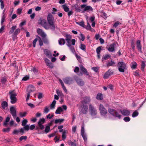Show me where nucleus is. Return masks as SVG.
I'll return each instance as SVG.
<instances>
[{
    "label": "nucleus",
    "mask_w": 146,
    "mask_h": 146,
    "mask_svg": "<svg viewBox=\"0 0 146 146\" xmlns=\"http://www.w3.org/2000/svg\"><path fill=\"white\" fill-rule=\"evenodd\" d=\"M9 94L10 96L11 102L12 104L15 103L17 101V99L16 98L17 94L14 92V90L10 91Z\"/></svg>",
    "instance_id": "obj_1"
},
{
    "label": "nucleus",
    "mask_w": 146,
    "mask_h": 146,
    "mask_svg": "<svg viewBox=\"0 0 146 146\" xmlns=\"http://www.w3.org/2000/svg\"><path fill=\"white\" fill-rule=\"evenodd\" d=\"M45 121V120L44 118H40L39 120L38 123V127H36L35 128V129L38 131L39 133H41L39 132V129L41 130H43L44 129V126L43 124L44 123Z\"/></svg>",
    "instance_id": "obj_2"
},
{
    "label": "nucleus",
    "mask_w": 146,
    "mask_h": 146,
    "mask_svg": "<svg viewBox=\"0 0 146 146\" xmlns=\"http://www.w3.org/2000/svg\"><path fill=\"white\" fill-rule=\"evenodd\" d=\"M108 112L114 117H117L120 119L121 115L119 114L116 110L111 108H109L108 109Z\"/></svg>",
    "instance_id": "obj_3"
},
{
    "label": "nucleus",
    "mask_w": 146,
    "mask_h": 146,
    "mask_svg": "<svg viewBox=\"0 0 146 146\" xmlns=\"http://www.w3.org/2000/svg\"><path fill=\"white\" fill-rule=\"evenodd\" d=\"M38 23L41 25L46 29L48 30L50 29L49 26L45 19H40L38 20Z\"/></svg>",
    "instance_id": "obj_4"
},
{
    "label": "nucleus",
    "mask_w": 146,
    "mask_h": 146,
    "mask_svg": "<svg viewBox=\"0 0 146 146\" xmlns=\"http://www.w3.org/2000/svg\"><path fill=\"white\" fill-rule=\"evenodd\" d=\"M117 67L119 71L122 72H125L126 65L125 63L122 62H119L117 64Z\"/></svg>",
    "instance_id": "obj_5"
},
{
    "label": "nucleus",
    "mask_w": 146,
    "mask_h": 146,
    "mask_svg": "<svg viewBox=\"0 0 146 146\" xmlns=\"http://www.w3.org/2000/svg\"><path fill=\"white\" fill-rule=\"evenodd\" d=\"M81 9H84L83 12L84 13L87 11L89 13H90L93 11V9L90 6H87L86 5H81Z\"/></svg>",
    "instance_id": "obj_6"
},
{
    "label": "nucleus",
    "mask_w": 146,
    "mask_h": 146,
    "mask_svg": "<svg viewBox=\"0 0 146 146\" xmlns=\"http://www.w3.org/2000/svg\"><path fill=\"white\" fill-rule=\"evenodd\" d=\"M99 110L101 115L102 116H105L108 113L107 110L102 104L100 105Z\"/></svg>",
    "instance_id": "obj_7"
},
{
    "label": "nucleus",
    "mask_w": 146,
    "mask_h": 146,
    "mask_svg": "<svg viewBox=\"0 0 146 146\" xmlns=\"http://www.w3.org/2000/svg\"><path fill=\"white\" fill-rule=\"evenodd\" d=\"M90 112L92 116H95L97 114L96 110L92 104H90L89 106Z\"/></svg>",
    "instance_id": "obj_8"
},
{
    "label": "nucleus",
    "mask_w": 146,
    "mask_h": 146,
    "mask_svg": "<svg viewBox=\"0 0 146 146\" xmlns=\"http://www.w3.org/2000/svg\"><path fill=\"white\" fill-rule=\"evenodd\" d=\"M47 20L49 24L54 23V19L53 15L51 14H48L47 17Z\"/></svg>",
    "instance_id": "obj_9"
},
{
    "label": "nucleus",
    "mask_w": 146,
    "mask_h": 146,
    "mask_svg": "<svg viewBox=\"0 0 146 146\" xmlns=\"http://www.w3.org/2000/svg\"><path fill=\"white\" fill-rule=\"evenodd\" d=\"M64 82L66 84H70L73 83V80L71 78L67 77L63 79Z\"/></svg>",
    "instance_id": "obj_10"
},
{
    "label": "nucleus",
    "mask_w": 146,
    "mask_h": 146,
    "mask_svg": "<svg viewBox=\"0 0 146 146\" xmlns=\"http://www.w3.org/2000/svg\"><path fill=\"white\" fill-rule=\"evenodd\" d=\"M11 113L14 118L16 117V110L15 108L12 106L10 108Z\"/></svg>",
    "instance_id": "obj_11"
},
{
    "label": "nucleus",
    "mask_w": 146,
    "mask_h": 146,
    "mask_svg": "<svg viewBox=\"0 0 146 146\" xmlns=\"http://www.w3.org/2000/svg\"><path fill=\"white\" fill-rule=\"evenodd\" d=\"M116 46L115 43L110 44L107 48V49L110 52H113L115 51V47Z\"/></svg>",
    "instance_id": "obj_12"
},
{
    "label": "nucleus",
    "mask_w": 146,
    "mask_h": 146,
    "mask_svg": "<svg viewBox=\"0 0 146 146\" xmlns=\"http://www.w3.org/2000/svg\"><path fill=\"white\" fill-rule=\"evenodd\" d=\"M113 74V72L110 69H109L106 72L104 75L103 78L104 79L108 78L111 74Z\"/></svg>",
    "instance_id": "obj_13"
},
{
    "label": "nucleus",
    "mask_w": 146,
    "mask_h": 146,
    "mask_svg": "<svg viewBox=\"0 0 146 146\" xmlns=\"http://www.w3.org/2000/svg\"><path fill=\"white\" fill-rule=\"evenodd\" d=\"M66 41V44L68 46H70L72 45H74L75 44L76 40L74 39H73L72 40H70Z\"/></svg>",
    "instance_id": "obj_14"
},
{
    "label": "nucleus",
    "mask_w": 146,
    "mask_h": 146,
    "mask_svg": "<svg viewBox=\"0 0 146 146\" xmlns=\"http://www.w3.org/2000/svg\"><path fill=\"white\" fill-rule=\"evenodd\" d=\"M46 64L47 66H49V68H52L53 67V65L52 63H51L50 61L47 58H45L44 59Z\"/></svg>",
    "instance_id": "obj_15"
},
{
    "label": "nucleus",
    "mask_w": 146,
    "mask_h": 146,
    "mask_svg": "<svg viewBox=\"0 0 146 146\" xmlns=\"http://www.w3.org/2000/svg\"><path fill=\"white\" fill-rule=\"evenodd\" d=\"M120 111L122 114L124 116H128L130 114V111L128 110H120Z\"/></svg>",
    "instance_id": "obj_16"
},
{
    "label": "nucleus",
    "mask_w": 146,
    "mask_h": 146,
    "mask_svg": "<svg viewBox=\"0 0 146 146\" xmlns=\"http://www.w3.org/2000/svg\"><path fill=\"white\" fill-rule=\"evenodd\" d=\"M37 32L38 34L43 38L45 37L46 36V34L42 31V29L38 28L37 30Z\"/></svg>",
    "instance_id": "obj_17"
},
{
    "label": "nucleus",
    "mask_w": 146,
    "mask_h": 146,
    "mask_svg": "<svg viewBox=\"0 0 146 146\" xmlns=\"http://www.w3.org/2000/svg\"><path fill=\"white\" fill-rule=\"evenodd\" d=\"M82 107L81 111L82 113L84 114H86L88 109V106L87 105H83Z\"/></svg>",
    "instance_id": "obj_18"
},
{
    "label": "nucleus",
    "mask_w": 146,
    "mask_h": 146,
    "mask_svg": "<svg viewBox=\"0 0 146 146\" xmlns=\"http://www.w3.org/2000/svg\"><path fill=\"white\" fill-rule=\"evenodd\" d=\"M44 54L49 58H51L52 56V54L47 49H45L44 50Z\"/></svg>",
    "instance_id": "obj_19"
},
{
    "label": "nucleus",
    "mask_w": 146,
    "mask_h": 146,
    "mask_svg": "<svg viewBox=\"0 0 146 146\" xmlns=\"http://www.w3.org/2000/svg\"><path fill=\"white\" fill-rule=\"evenodd\" d=\"M80 67L81 71L84 73L86 74L87 75H88L89 74L87 72L86 69L82 65L80 66Z\"/></svg>",
    "instance_id": "obj_20"
},
{
    "label": "nucleus",
    "mask_w": 146,
    "mask_h": 146,
    "mask_svg": "<svg viewBox=\"0 0 146 146\" xmlns=\"http://www.w3.org/2000/svg\"><path fill=\"white\" fill-rule=\"evenodd\" d=\"M27 91L28 93H29L33 92L35 91V87L33 85H30L28 87Z\"/></svg>",
    "instance_id": "obj_21"
},
{
    "label": "nucleus",
    "mask_w": 146,
    "mask_h": 146,
    "mask_svg": "<svg viewBox=\"0 0 146 146\" xmlns=\"http://www.w3.org/2000/svg\"><path fill=\"white\" fill-rule=\"evenodd\" d=\"M137 47L138 50L141 52H142L141 46V45L140 41L139 40H137Z\"/></svg>",
    "instance_id": "obj_22"
},
{
    "label": "nucleus",
    "mask_w": 146,
    "mask_h": 146,
    "mask_svg": "<svg viewBox=\"0 0 146 146\" xmlns=\"http://www.w3.org/2000/svg\"><path fill=\"white\" fill-rule=\"evenodd\" d=\"M90 99L89 97H86L84 98L83 100L82 101V103L84 104H86L90 102Z\"/></svg>",
    "instance_id": "obj_23"
},
{
    "label": "nucleus",
    "mask_w": 146,
    "mask_h": 146,
    "mask_svg": "<svg viewBox=\"0 0 146 146\" xmlns=\"http://www.w3.org/2000/svg\"><path fill=\"white\" fill-rule=\"evenodd\" d=\"M76 81L77 84L80 86H83L84 84V82L80 79L77 78L76 80Z\"/></svg>",
    "instance_id": "obj_24"
},
{
    "label": "nucleus",
    "mask_w": 146,
    "mask_h": 146,
    "mask_svg": "<svg viewBox=\"0 0 146 146\" xmlns=\"http://www.w3.org/2000/svg\"><path fill=\"white\" fill-rule=\"evenodd\" d=\"M50 29L53 31H54L57 28V25L54 24V23L49 24Z\"/></svg>",
    "instance_id": "obj_25"
},
{
    "label": "nucleus",
    "mask_w": 146,
    "mask_h": 146,
    "mask_svg": "<svg viewBox=\"0 0 146 146\" xmlns=\"http://www.w3.org/2000/svg\"><path fill=\"white\" fill-rule=\"evenodd\" d=\"M115 64V63L114 61L111 60L106 63V66L107 67H109L110 66H113Z\"/></svg>",
    "instance_id": "obj_26"
},
{
    "label": "nucleus",
    "mask_w": 146,
    "mask_h": 146,
    "mask_svg": "<svg viewBox=\"0 0 146 146\" xmlns=\"http://www.w3.org/2000/svg\"><path fill=\"white\" fill-rule=\"evenodd\" d=\"M65 43V40L64 38H61L58 40V43L60 45H64Z\"/></svg>",
    "instance_id": "obj_27"
},
{
    "label": "nucleus",
    "mask_w": 146,
    "mask_h": 146,
    "mask_svg": "<svg viewBox=\"0 0 146 146\" xmlns=\"http://www.w3.org/2000/svg\"><path fill=\"white\" fill-rule=\"evenodd\" d=\"M59 81L62 87L63 88V90L65 91V92H67V90L65 87V86L63 82L61 79H59Z\"/></svg>",
    "instance_id": "obj_28"
},
{
    "label": "nucleus",
    "mask_w": 146,
    "mask_h": 146,
    "mask_svg": "<svg viewBox=\"0 0 146 146\" xmlns=\"http://www.w3.org/2000/svg\"><path fill=\"white\" fill-rule=\"evenodd\" d=\"M63 111V109L61 107H58L56 111V113L57 114H60Z\"/></svg>",
    "instance_id": "obj_29"
},
{
    "label": "nucleus",
    "mask_w": 146,
    "mask_h": 146,
    "mask_svg": "<svg viewBox=\"0 0 146 146\" xmlns=\"http://www.w3.org/2000/svg\"><path fill=\"white\" fill-rule=\"evenodd\" d=\"M64 119H56L55 120L54 123L56 124L58 123L61 124L64 121Z\"/></svg>",
    "instance_id": "obj_30"
},
{
    "label": "nucleus",
    "mask_w": 146,
    "mask_h": 146,
    "mask_svg": "<svg viewBox=\"0 0 146 146\" xmlns=\"http://www.w3.org/2000/svg\"><path fill=\"white\" fill-rule=\"evenodd\" d=\"M8 105L7 102L5 101L3 102L1 104V106L3 108L5 109L8 106Z\"/></svg>",
    "instance_id": "obj_31"
},
{
    "label": "nucleus",
    "mask_w": 146,
    "mask_h": 146,
    "mask_svg": "<svg viewBox=\"0 0 146 146\" xmlns=\"http://www.w3.org/2000/svg\"><path fill=\"white\" fill-rule=\"evenodd\" d=\"M56 101L55 100H54L52 104L50 105V107L51 109H54L55 107Z\"/></svg>",
    "instance_id": "obj_32"
},
{
    "label": "nucleus",
    "mask_w": 146,
    "mask_h": 146,
    "mask_svg": "<svg viewBox=\"0 0 146 146\" xmlns=\"http://www.w3.org/2000/svg\"><path fill=\"white\" fill-rule=\"evenodd\" d=\"M146 62L145 61H142L141 62V69L142 71H143L144 70V68L145 67L146 64H145Z\"/></svg>",
    "instance_id": "obj_33"
},
{
    "label": "nucleus",
    "mask_w": 146,
    "mask_h": 146,
    "mask_svg": "<svg viewBox=\"0 0 146 146\" xmlns=\"http://www.w3.org/2000/svg\"><path fill=\"white\" fill-rule=\"evenodd\" d=\"M96 98L99 100H101L103 99V96L101 94H97Z\"/></svg>",
    "instance_id": "obj_34"
},
{
    "label": "nucleus",
    "mask_w": 146,
    "mask_h": 146,
    "mask_svg": "<svg viewBox=\"0 0 146 146\" xmlns=\"http://www.w3.org/2000/svg\"><path fill=\"white\" fill-rule=\"evenodd\" d=\"M65 37H66L65 40H71L72 38V36L69 34H66Z\"/></svg>",
    "instance_id": "obj_35"
},
{
    "label": "nucleus",
    "mask_w": 146,
    "mask_h": 146,
    "mask_svg": "<svg viewBox=\"0 0 146 146\" xmlns=\"http://www.w3.org/2000/svg\"><path fill=\"white\" fill-rule=\"evenodd\" d=\"M49 107L46 106L44 108V113H47L49 111Z\"/></svg>",
    "instance_id": "obj_36"
},
{
    "label": "nucleus",
    "mask_w": 146,
    "mask_h": 146,
    "mask_svg": "<svg viewBox=\"0 0 146 146\" xmlns=\"http://www.w3.org/2000/svg\"><path fill=\"white\" fill-rule=\"evenodd\" d=\"M111 56L110 54H106L104 55L102 59V60H106L110 58Z\"/></svg>",
    "instance_id": "obj_37"
},
{
    "label": "nucleus",
    "mask_w": 146,
    "mask_h": 146,
    "mask_svg": "<svg viewBox=\"0 0 146 146\" xmlns=\"http://www.w3.org/2000/svg\"><path fill=\"white\" fill-rule=\"evenodd\" d=\"M62 7L64 11L66 12H67L69 11V8L66 5H62Z\"/></svg>",
    "instance_id": "obj_38"
},
{
    "label": "nucleus",
    "mask_w": 146,
    "mask_h": 146,
    "mask_svg": "<svg viewBox=\"0 0 146 146\" xmlns=\"http://www.w3.org/2000/svg\"><path fill=\"white\" fill-rule=\"evenodd\" d=\"M67 133L66 131H64L62 133V137L63 140L65 139L66 138V134Z\"/></svg>",
    "instance_id": "obj_39"
},
{
    "label": "nucleus",
    "mask_w": 146,
    "mask_h": 146,
    "mask_svg": "<svg viewBox=\"0 0 146 146\" xmlns=\"http://www.w3.org/2000/svg\"><path fill=\"white\" fill-rule=\"evenodd\" d=\"M138 112L137 110H136L132 114V117H136L138 115Z\"/></svg>",
    "instance_id": "obj_40"
},
{
    "label": "nucleus",
    "mask_w": 146,
    "mask_h": 146,
    "mask_svg": "<svg viewBox=\"0 0 146 146\" xmlns=\"http://www.w3.org/2000/svg\"><path fill=\"white\" fill-rule=\"evenodd\" d=\"M4 10L3 11V15L2 17V18L1 19V24H2L3 23L5 19V16L4 15Z\"/></svg>",
    "instance_id": "obj_41"
},
{
    "label": "nucleus",
    "mask_w": 146,
    "mask_h": 146,
    "mask_svg": "<svg viewBox=\"0 0 146 146\" xmlns=\"http://www.w3.org/2000/svg\"><path fill=\"white\" fill-rule=\"evenodd\" d=\"M86 29L87 30H88L91 31H92V30L93 29L91 27L90 25L89 24V23L88 22V21L87 25L86 27Z\"/></svg>",
    "instance_id": "obj_42"
},
{
    "label": "nucleus",
    "mask_w": 146,
    "mask_h": 146,
    "mask_svg": "<svg viewBox=\"0 0 146 146\" xmlns=\"http://www.w3.org/2000/svg\"><path fill=\"white\" fill-rule=\"evenodd\" d=\"M50 130V127L49 126L47 125L44 131L46 133L49 132Z\"/></svg>",
    "instance_id": "obj_43"
},
{
    "label": "nucleus",
    "mask_w": 146,
    "mask_h": 146,
    "mask_svg": "<svg viewBox=\"0 0 146 146\" xmlns=\"http://www.w3.org/2000/svg\"><path fill=\"white\" fill-rule=\"evenodd\" d=\"M27 114V113L26 112L23 113L20 112L19 113V115L20 117H23L25 116Z\"/></svg>",
    "instance_id": "obj_44"
},
{
    "label": "nucleus",
    "mask_w": 146,
    "mask_h": 146,
    "mask_svg": "<svg viewBox=\"0 0 146 146\" xmlns=\"http://www.w3.org/2000/svg\"><path fill=\"white\" fill-rule=\"evenodd\" d=\"M17 27L16 26H13L11 28V30L9 32L10 34H12L13 32L15 29H16Z\"/></svg>",
    "instance_id": "obj_45"
},
{
    "label": "nucleus",
    "mask_w": 146,
    "mask_h": 146,
    "mask_svg": "<svg viewBox=\"0 0 146 146\" xmlns=\"http://www.w3.org/2000/svg\"><path fill=\"white\" fill-rule=\"evenodd\" d=\"M121 24V23H120L119 21H117L115 22L113 25V27H114L116 28L119 25Z\"/></svg>",
    "instance_id": "obj_46"
},
{
    "label": "nucleus",
    "mask_w": 146,
    "mask_h": 146,
    "mask_svg": "<svg viewBox=\"0 0 146 146\" xmlns=\"http://www.w3.org/2000/svg\"><path fill=\"white\" fill-rule=\"evenodd\" d=\"M28 121L26 119H24L22 121V125L23 126H25L27 123Z\"/></svg>",
    "instance_id": "obj_47"
},
{
    "label": "nucleus",
    "mask_w": 146,
    "mask_h": 146,
    "mask_svg": "<svg viewBox=\"0 0 146 146\" xmlns=\"http://www.w3.org/2000/svg\"><path fill=\"white\" fill-rule=\"evenodd\" d=\"M31 71L33 72L34 73L36 74L38 72V70L35 67H34L32 69H31Z\"/></svg>",
    "instance_id": "obj_48"
},
{
    "label": "nucleus",
    "mask_w": 146,
    "mask_h": 146,
    "mask_svg": "<svg viewBox=\"0 0 146 146\" xmlns=\"http://www.w3.org/2000/svg\"><path fill=\"white\" fill-rule=\"evenodd\" d=\"M130 119L129 117H126L123 118L124 121L126 122H129L130 121Z\"/></svg>",
    "instance_id": "obj_49"
},
{
    "label": "nucleus",
    "mask_w": 146,
    "mask_h": 146,
    "mask_svg": "<svg viewBox=\"0 0 146 146\" xmlns=\"http://www.w3.org/2000/svg\"><path fill=\"white\" fill-rule=\"evenodd\" d=\"M20 133L19 130H15L13 132V134L14 135H18Z\"/></svg>",
    "instance_id": "obj_50"
},
{
    "label": "nucleus",
    "mask_w": 146,
    "mask_h": 146,
    "mask_svg": "<svg viewBox=\"0 0 146 146\" xmlns=\"http://www.w3.org/2000/svg\"><path fill=\"white\" fill-rule=\"evenodd\" d=\"M80 48L81 49L85 51L86 50V46L84 44H81Z\"/></svg>",
    "instance_id": "obj_51"
},
{
    "label": "nucleus",
    "mask_w": 146,
    "mask_h": 146,
    "mask_svg": "<svg viewBox=\"0 0 146 146\" xmlns=\"http://www.w3.org/2000/svg\"><path fill=\"white\" fill-rule=\"evenodd\" d=\"M20 31V30L19 29H17L15 30L14 33V35H17L18 33H19Z\"/></svg>",
    "instance_id": "obj_52"
},
{
    "label": "nucleus",
    "mask_w": 146,
    "mask_h": 146,
    "mask_svg": "<svg viewBox=\"0 0 146 146\" xmlns=\"http://www.w3.org/2000/svg\"><path fill=\"white\" fill-rule=\"evenodd\" d=\"M38 37L39 38V39L38 40L39 44L40 46H42L43 45V42L41 38L39 36H38Z\"/></svg>",
    "instance_id": "obj_53"
},
{
    "label": "nucleus",
    "mask_w": 146,
    "mask_h": 146,
    "mask_svg": "<svg viewBox=\"0 0 146 146\" xmlns=\"http://www.w3.org/2000/svg\"><path fill=\"white\" fill-rule=\"evenodd\" d=\"M27 138V137L25 136H22L20 138V140L21 141L22 140L24 139L26 140Z\"/></svg>",
    "instance_id": "obj_54"
},
{
    "label": "nucleus",
    "mask_w": 146,
    "mask_h": 146,
    "mask_svg": "<svg viewBox=\"0 0 146 146\" xmlns=\"http://www.w3.org/2000/svg\"><path fill=\"white\" fill-rule=\"evenodd\" d=\"M7 78L5 77H3L1 79V82L2 84H5L6 81H7Z\"/></svg>",
    "instance_id": "obj_55"
},
{
    "label": "nucleus",
    "mask_w": 146,
    "mask_h": 146,
    "mask_svg": "<svg viewBox=\"0 0 146 146\" xmlns=\"http://www.w3.org/2000/svg\"><path fill=\"white\" fill-rule=\"evenodd\" d=\"M84 128V125H82L81 127V134H85Z\"/></svg>",
    "instance_id": "obj_56"
},
{
    "label": "nucleus",
    "mask_w": 146,
    "mask_h": 146,
    "mask_svg": "<svg viewBox=\"0 0 146 146\" xmlns=\"http://www.w3.org/2000/svg\"><path fill=\"white\" fill-rule=\"evenodd\" d=\"M43 94L42 93H39L38 96V98L39 99L42 98L43 97Z\"/></svg>",
    "instance_id": "obj_57"
},
{
    "label": "nucleus",
    "mask_w": 146,
    "mask_h": 146,
    "mask_svg": "<svg viewBox=\"0 0 146 146\" xmlns=\"http://www.w3.org/2000/svg\"><path fill=\"white\" fill-rule=\"evenodd\" d=\"M101 47H98L96 49V51L97 53H100V52L101 51Z\"/></svg>",
    "instance_id": "obj_58"
},
{
    "label": "nucleus",
    "mask_w": 146,
    "mask_h": 146,
    "mask_svg": "<svg viewBox=\"0 0 146 146\" xmlns=\"http://www.w3.org/2000/svg\"><path fill=\"white\" fill-rule=\"evenodd\" d=\"M0 2L1 3V8L2 9H3L4 7V5L3 1H2V0H0Z\"/></svg>",
    "instance_id": "obj_59"
},
{
    "label": "nucleus",
    "mask_w": 146,
    "mask_h": 146,
    "mask_svg": "<svg viewBox=\"0 0 146 146\" xmlns=\"http://www.w3.org/2000/svg\"><path fill=\"white\" fill-rule=\"evenodd\" d=\"M24 126V129L25 130H26V131H28L30 127L29 125H25V126Z\"/></svg>",
    "instance_id": "obj_60"
},
{
    "label": "nucleus",
    "mask_w": 146,
    "mask_h": 146,
    "mask_svg": "<svg viewBox=\"0 0 146 146\" xmlns=\"http://www.w3.org/2000/svg\"><path fill=\"white\" fill-rule=\"evenodd\" d=\"M81 135L82 136L84 141H86L87 140V138L86 135V134H81Z\"/></svg>",
    "instance_id": "obj_61"
},
{
    "label": "nucleus",
    "mask_w": 146,
    "mask_h": 146,
    "mask_svg": "<svg viewBox=\"0 0 146 146\" xmlns=\"http://www.w3.org/2000/svg\"><path fill=\"white\" fill-rule=\"evenodd\" d=\"M68 144L69 145H71V146H76L75 144L71 141L68 142Z\"/></svg>",
    "instance_id": "obj_62"
},
{
    "label": "nucleus",
    "mask_w": 146,
    "mask_h": 146,
    "mask_svg": "<svg viewBox=\"0 0 146 146\" xmlns=\"http://www.w3.org/2000/svg\"><path fill=\"white\" fill-rule=\"evenodd\" d=\"M77 23L82 27H84V23L83 21H82L80 23Z\"/></svg>",
    "instance_id": "obj_63"
},
{
    "label": "nucleus",
    "mask_w": 146,
    "mask_h": 146,
    "mask_svg": "<svg viewBox=\"0 0 146 146\" xmlns=\"http://www.w3.org/2000/svg\"><path fill=\"white\" fill-rule=\"evenodd\" d=\"M137 64L135 62H134L131 68L133 69H135L136 68Z\"/></svg>",
    "instance_id": "obj_64"
}]
</instances>
